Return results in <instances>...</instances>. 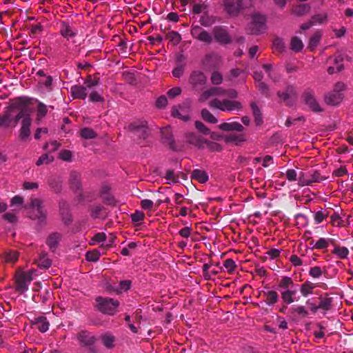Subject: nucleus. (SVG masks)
I'll return each instance as SVG.
<instances>
[{
	"instance_id": "1",
	"label": "nucleus",
	"mask_w": 353,
	"mask_h": 353,
	"mask_svg": "<svg viewBox=\"0 0 353 353\" xmlns=\"http://www.w3.org/2000/svg\"><path fill=\"white\" fill-rule=\"evenodd\" d=\"M30 100L26 97H16L10 101L5 110L14 121L15 127L19 120L23 119L30 114Z\"/></svg>"
},
{
	"instance_id": "2",
	"label": "nucleus",
	"mask_w": 353,
	"mask_h": 353,
	"mask_svg": "<svg viewBox=\"0 0 353 353\" xmlns=\"http://www.w3.org/2000/svg\"><path fill=\"white\" fill-rule=\"evenodd\" d=\"M35 276L37 274L34 269L17 272L15 276L16 290L21 294L26 292L29 284Z\"/></svg>"
},
{
	"instance_id": "3",
	"label": "nucleus",
	"mask_w": 353,
	"mask_h": 353,
	"mask_svg": "<svg viewBox=\"0 0 353 353\" xmlns=\"http://www.w3.org/2000/svg\"><path fill=\"white\" fill-rule=\"evenodd\" d=\"M210 106L223 112H239L242 109L241 103L233 99H214L210 102Z\"/></svg>"
},
{
	"instance_id": "4",
	"label": "nucleus",
	"mask_w": 353,
	"mask_h": 353,
	"mask_svg": "<svg viewBox=\"0 0 353 353\" xmlns=\"http://www.w3.org/2000/svg\"><path fill=\"white\" fill-rule=\"evenodd\" d=\"M345 90V85L342 82H337L332 91L325 94L324 97L325 103L330 105H337L343 99V92Z\"/></svg>"
},
{
	"instance_id": "5",
	"label": "nucleus",
	"mask_w": 353,
	"mask_h": 353,
	"mask_svg": "<svg viewBox=\"0 0 353 353\" xmlns=\"http://www.w3.org/2000/svg\"><path fill=\"white\" fill-rule=\"evenodd\" d=\"M97 307L103 313L114 315L117 312L119 302L110 298L98 297L97 299Z\"/></svg>"
},
{
	"instance_id": "6",
	"label": "nucleus",
	"mask_w": 353,
	"mask_h": 353,
	"mask_svg": "<svg viewBox=\"0 0 353 353\" xmlns=\"http://www.w3.org/2000/svg\"><path fill=\"white\" fill-rule=\"evenodd\" d=\"M326 179L327 177L321 176L318 171H314L312 172H301L299 175L298 183L300 186H305L312 183H319Z\"/></svg>"
},
{
	"instance_id": "7",
	"label": "nucleus",
	"mask_w": 353,
	"mask_h": 353,
	"mask_svg": "<svg viewBox=\"0 0 353 353\" xmlns=\"http://www.w3.org/2000/svg\"><path fill=\"white\" fill-rule=\"evenodd\" d=\"M265 21V16L258 13L254 14L250 24V32L254 34L263 33L266 29Z\"/></svg>"
},
{
	"instance_id": "8",
	"label": "nucleus",
	"mask_w": 353,
	"mask_h": 353,
	"mask_svg": "<svg viewBox=\"0 0 353 353\" xmlns=\"http://www.w3.org/2000/svg\"><path fill=\"white\" fill-rule=\"evenodd\" d=\"M303 99L305 104L313 112H320L323 110L319 103L316 100L314 92L312 90H306L303 94Z\"/></svg>"
},
{
	"instance_id": "9",
	"label": "nucleus",
	"mask_w": 353,
	"mask_h": 353,
	"mask_svg": "<svg viewBox=\"0 0 353 353\" xmlns=\"http://www.w3.org/2000/svg\"><path fill=\"white\" fill-rule=\"evenodd\" d=\"M25 208L30 210L31 219H40L43 216V202L38 198H32L30 205Z\"/></svg>"
},
{
	"instance_id": "10",
	"label": "nucleus",
	"mask_w": 353,
	"mask_h": 353,
	"mask_svg": "<svg viewBox=\"0 0 353 353\" xmlns=\"http://www.w3.org/2000/svg\"><path fill=\"white\" fill-rule=\"evenodd\" d=\"M221 94L227 95L231 99H235L237 97V92L235 90H230L227 92H225L222 89L219 88H212L204 92L201 94L199 100L201 101H205L211 96H216Z\"/></svg>"
},
{
	"instance_id": "11",
	"label": "nucleus",
	"mask_w": 353,
	"mask_h": 353,
	"mask_svg": "<svg viewBox=\"0 0 353 353\" xmlns=\"http://www.w3.org/2000/svg\"><path fill=\"white\" fill-rule=\"evenodd\" d=\"M59 33L65 39L69 40L76 37L77 30L68 21H61L59 26Z\"/></svg>"
},
{
	"instance_id": "12",
	"label": "nucleus",
	"mask_w": 353,
	"mask_h": 353,
	"mask_svg": "<svg viewBox=\"0 0 353 353\" xmlns=\"http://www.w3.org/2000/svg\"><path fill=\"white\" fill-rule=\"evenodd\" d=\"M243 0H223L225 10L230 15H236L243 6Z\"/></svg>"
},
{
	"instance_id": "13",
	"label": "nucleus",
	"mask_w": 353,
	"mask_h": 353,
	"mask_svg": "<svg viewBox=\"0 0 353 353\" xmlns=\"http://www.w3.org/2000/svg\"><path fill=\"white\" fill-rule=\"evenodd\" d=\"M129 128L132 131L137 132L139 136L143 138L145 137L148 132L147 122L144 120L134 121L130 125Z\"/></svg>"
},
{
	"instance_id": "14",
	"label": "nucleus",
	"mask_w": 353,
	"mask_h": 353,
	"mask_svg": "<svg viewBox=\"0 0 353 353\" xmlns=\"http://www.w3.org/2000/svg\"><path fill=\"white\" fill-rule=\"evenodd\" d=\"M21 120V128L20 129L19 137L22 140H26L30 134V127L32 122L30 114Z\"/></svg>"
},
{
	"instance_id": "15",
	"label": "nucleus",
	"mask_w": 353,
	"mask_h": 353,
	"mask_svg": "<svg viewBox=\"0 0 353 353\" xmlns=\"http://www.w3.org/2000/svg\"><path fill=\"white\" fill-rule=\"evenodd\" d=\"M279 97L283 101H286L288 105L296 97V92L293 86H288L285 92H279Z\"/></svg>"
},
{
	"instance_id": "16",
	"label": "nucleus",
	"mask_w": 353,
	"mask_h": 353,
	"mask_svg": "<svg viewBox=\"0 0 353 353\" xmlns=\"http://www.w3.org/2000/svg\"><path fill=\"white\" fill-rule=\"evenodd\" d=\"M192 34L198 40L205 42L210 43L212 41V36L208 32L202 30L199 27H195L192 30Z\"/></svg>"
},
{
	"instance_id": "17",
	"label": "nucleus",
	"mask_w": 353,
	"mask_h": 353,
	"mask_svg": "<svg viewBox=\"0 0 353 353\" xmlns=\"http://www.w3.org/2000/svg\"><path fill=\"white\" fill-rule=\"evenodd\" d=\"M214 37L215 39L221 43H227L230 42V37L226 31L221 28L214 29Z\"/></svg>"
},
{
	"instance_id": "18",
	"label": "nucleus",
	"mask_w": 353,
	"mask_h": 353,
	"mask_svg": "<svg viewBox=\"0 0 353 353\" xmlns=\"http://www.w3.org/2000/svg\"><path fill=\"white\" fill-rule=\"evenodd\" d=\"M186 139L188 143L198 148H204L205 139L201 136L194 133H188L186 134Z\"/></svg>"
},
{
	"instance_id": "19",
	"label": "nucleus",
	"mask_w": 353,
	"mask_h": 353,
	"mask_svg": "<svg viewBox=\"0 0 353 353\" xmlns=\"http://www.w3.org/2000/svg\"><path fill=\"white\" fill-rule=\"evenodd\" d=\"M78 339L84 345H90L95 342L94 336L86 331L81 332L78 335Z\"/></svg>"
},
{
	"instance_id": "20",
	"label": "nucleus",
	"mask_w": 353,
	"mask_h": 353,
	"mask_svg": "<svg viewBox=\"0 0 353 353\" xmlns=\"http://www.w3.org/2000/svg\"><path fill=\"white\" fill-rule=\"evenodd\" d=\"M219 129L223 131H238L241 132L243 127L238 122L223 123L219 125Z\"/></svg>"
},
{
	"instance_id": "21",
	"label": "nucleus",
	"mask_w": 353,
	"mask_h": 353,
	"mask_svg": "<svg viewBox=\"0 0 353 353\" xmlns=\"http://www.w3.org/2000/svg\"><path fill=\"white\" fill-rule=\"evenodd\" d=\"M86 86L74 85L71 88V93L74 98L85 99L87 97Z\"/></svg>"
},
{
	"instance_id": "22",
	"label": "nucleus",
	"mask_w": 353,
	"mask_h": 353,
	"mask_svg": "<svg viewBox=\"0 0 353 353\" xmlns=\"http://www.w3.org/2000/svg\"><path fill=\"white\" fill-rule=\"evenodd\" d=\"M334 240L330 238H320L312 246L316 250H324L332 244L333 245Z\"/></svg>"
},
{
	"instance_id": "23",
	"label": "nucleus",
	"mask_w": 353,
	"mask_h": 353,
	"mask_svg": "<svg viewBox=\"0 0 353 353\" xmlns=\"http://www.w3.org/2000/svg\"><path fill=\"white\" fill-rule=\"evenodd\" d=\"M14 127V121L6 110L0 114V128Z\"/></svg>"
},
{
	"instance_id": "24",
	"label": "nucleus",
	"mask_w": 353,
	"mask_h": 353,
	"mask_svg": "<svg viewBox=\"0 0 353 353\" xmlns=\"http://www.w3.org/2000/svg\"><path fill=\"white\" fill-rule=\"evenodd\" d=\"M334 249L332 253L338 258L343 259H346L349 254V250L346 247L339 246L334 243Z\"/></svg>"
},
{
	"instance_id": "25",
	"label": "nucleus",
	"mask_w": 353,
	"mask_h": 353,
	"mask_svg": "<svg viewBox=\"0 0 353 353\" xmlns=\"http://www.w3.org/2000/svg\"><path fill=\"white\" fill-rule=\"evenodd\" d=\"M172 114L174 117H178L184 121H187L190 118L186 110L181 106L174 107L172 111Z\"/></svg>"
},
{
	"instance_id": "26",
	"label": "nucleus",
	"mask_w": 353,
	"mask_h": 353,
	"mask_svg": "<svg viewBox=\"0 0 353 353\" xmlns=\"http://www.w3.org/2000/svg\"><path fill=\"white\" fill-rule=\"evenodd\" d=\"M315 287V284L312 283L310 281H305V283H303L300 288V291L302 296L304 297H307L310 294H312Z\"/></svg>"
},
{
	"instance_id": "27",
	"label": "nucleus",
	"mask_w": 353,
	"mask_h": 353,
	"mask_svg": "<svg viewBox=\"0 0 353 353\" xmlns=\"http://www.w3.org/2000/svg\"><path fill=\"white\" fill-rule=\"evenodd\" d=\"M322 34L321 32L317 31L314 32L312 36L310 38L308 48L310 50H314L319 44L321 39Z\"/></svg>"
},
{
	"instance_id": "28",
	"label": "nucleus",
	"mask_w": 353,
	"mask_h": 353,
	"mask_svg": "<svg viewBox=\"0 0 353 353\" xmlns=\"http://www.w3.org/2000/svg\"><path fill=\"white\" fill-rule=\"evenodd\" d=\"M265 296V302L268 305H272L278 301L279 295L274 290H268L264 292Z\"/></svg>"
},
{
	"instance_id": "29",
	"label": "nucleus",
	"mask_w": 353,
	"mask_h": 353,
	"mask_svg": "<svg viewBox=\"0 0 353 353\" xmlns=\"http://www.w3.org/2000/svg\"><path fill=\"white\" fill-rule=\"evenodd\" d=\"M332 303V299L330 297L326 296H320L319 298V310H322L323 311H327L330 310Z\"/></svg>"
},
{
	"instance_id": "30",
	"label": "nucleus",
	"mask_w": 353,
	"mask_h": 353,
	"mask_svg": "<svg viewBox=\"0 0 353 353\" xmlns=\"http://www.w3.org/2000/svg\"><path fill=\"white\" fill-rule=\"evenodd\" d=\"M205 75L201 72H193L190 77L191 83L194 85L203 84L205 82Z\"/></svg>"
},
{
	"instance_id": "31",
	"label": "nucleus",
	"mask_w": 353,
	"mask_h": 353,
	"mask_svg": "<svg viewBox=\"0 0 353 353\" xmlns=\"http://www.w3.org/2000/svg\"><path fill=\"white\" fill-rule=\"evenodd\" d=\"M296 294V290H286L281 293V298L287 304H290L294 301V296Z\"/></svg>"
},
{
	"instance_id": "32",
	"label": "nucleus",
	"mask_w": 353,
	"mask_h": 353,
	"mask_svg": "<svg viewBox=\"0 0 353 353\" xmlns=\"http://www.w3.org/2000/svg\"><path fill=\"white\" fill-rule=\"evenodd\" d=\"M253 77H254L255 81L258 83V88L260 90V91L262 93L265 94L267 92L268 88H267L266 85L263 82L261 81V79L263 78L261 73L259 72H255L254 73Z\"/></svg>"
},
{
	"instance_id": "33",
	"label": "nucleus",
	"mask_w": 353,
	"mask_h": 353,
	"mask_svg": "<svg viewBox=\"0 0 353 353\" xmlns=\"http://www.w3.org/2000/svg\"><path fill=\"white\" fill-rule=\"evenodd\" d=\"M192 178L197 180L200 183H205L208 179V176L205 171L201 170H195L192 172Z\"/></svg>"
},
{
	"instance_id": "34",
	"label": "nucleus",
	"mask_w": 353,
	"mask_h": 353,
	"mask_svg": "<svg viewBox=\"0 0 353 353\" xmlns=\"http://www.w3.org/2000/svg\"><path fill=\"white\" fill-rule=\"evenodd\" d=\"M60 240V235L58 233H54L50 234L47 239V244L50 249H54L57 248L58 243Z\"/></svg>"
},
{
	"instance_id": "35",
	"label": "nucleus",
	"mask_w": 353,
	"mask_h": 353,
	"mask_svg": "<svg viewBox=\"0 0 353 353\" xmlns=\"http://www.w3.org/2000/svg\"><path fill=\"white\" fill-rule=\"evenodd\" d=\"M290 48L294 52H300L303 48L302 41L297 37H294L291 39Z\"/></svg>"
},
{
	"instance_id": "36",
	"label": "nucleus",
	"mask_w": 353,
	"mask_h": 353,
	"mask_svg": "<svg viewBox=\"0 0 353 353\" xmlns=\"http://www.w3.org/2000/svg\"><path fill=\"white\" fill-rule=\"evenodd\" d=\"M35 325L41 332H46L49 328V323L45 317L39 318L35 322Z\"/></svg>"
},
{
	"instance_id": "37",
	"label": "nucleus",
	"mask_w": 353,
	"mask_h": 353,
	"mask_svg": "<svg viewBox=\"0 0 353 353\" xmlns=\"http://www.w3.org/2000/svg\"><path fill=\"white\" fill-rule=\"evenodd\" d=\"M310 10V7L307 4H300L292 10V12L296 16H302L307 13Z\"/></svg>"
},
{
	"instance_id": "38",
	"label": "nucleus",
	"mask_w": 353,
	"mask_h": 353,
	"mask_svg": "<svg viewBox=\"0 0 353 353\" xmlns=\"http://www.w3.org/2000/svg\"><path fill=\"white\" fill-rule=\"evenodd\" d=\"M47 106L43 103H39L37 111V120L41 121L47 114Z\"/></svg>"
},
{
	"instance_id": "39",
	"label": "nucleus",
	"mask_w": 353,
	"mask_h": 353,
	"mask_svg": "<svg viewBox=\"0 0 353 353\" xmlns=\"http://www.w3.org/2000/svg\"><path fill=\"white\" fill-rule=\"evenodd\" d=\"M102 342L103 345L108 347L111 348L114 345V337L110 334H105L101 336Z\"/></svg>"
},
{
	"instance_id": "40",
	"label": "nucleus",
	"mask_w": 353,
	"mask_h": 353,
	"mask_svg": "<svg viewBox=\"0 0 353 353\" xmlns=\"http://www.w3.org/2000/svg\"><path fill=\"white\" fill-rule=\"evenodd\" d=\"M294 286V283L292 279L288 276L283 277L279 283V287L283 289L288 290L290 288H292Z\"/></svg>"
},
{
	"instance_id": "41",
	"label": "nucleus",
	"mask_w": 353,
	"mask_h": 353,
	"mask_svg": "<svg viewBox=\"0 0 353 353\" xmlns=\"http://www.w3.org/2000/svg\"><path fill=\"white\" fill-rule=\"evenodd\" d=\"M201 117L202 118L207 122L210 123H216L217 122V119L214 117L209 110L206 109H203L201 111Z\"/></svg>"
},
{
	"instance_id": "42",
	"label": "nucleus",
	"mask_w": 353,
	"mask_h": 353,
	"mask_svg": "<svg viewBox=\"0 0 353 353\" xmlns=\"http://www.w3.org/2000/svg\"><path fill=\"white\" fill-rule=\"evenodd\" d=\"M251 108L253 112V114L254 116L255 122L256 125H260L262 123V119L259 109L254 103L251 104Z\"/></svg>"
},
{
	"instance_id": "43",
	"label": "nucleus",
	"mask_w": 353,
	"mask_h": 353,
	"mask_svg": "<svg viewBox=\"0 0 353 353\" xmlns=\"http://www.w3.org/2000/svg\"><path fill=\"white\" fill-rule=\"evenodd\" d=\"M168 39L174 45H177L181 40V35L177 32H170L167 35Z\"/></svg>"
},
{
	"instance_id": "44",
	"label": "nucleus",
	"mask_w": 353,
	"mask_h": 353,
	"mask_svg": "<svg viewBox=\"0 0 353 353\" xmlns=\"http://www.w3.org/2000/svg\"><path fill=\"white\" fill-rule=\"evenodd\" d=\"M19 255L17 252L11 251L4 254V260L8 263H14L17 261Z\"/></svg>"
},
{
	"instance_id": "45",
	"label": "nucleus",
	"mask_w": 353,
	"mask_h": 353,
	"mask_svg": "<svg viewBox=\"0 0 353 353\" xmlns=\"http://www.w3.org/2000/svg\"><path fill=\"white\" fill-rule=\"evenodd\" d=\"M323 274L321 268L319 266L311 268L309 271V275L314 279H319Z\"/></svg>"
},
{
	"instance_id": "46",
	"label": "nucleus",
	"mask_w": 353,
	"mask_h": 353,
	"mask_svg": "<svg viewBox=\"0 0 353 353\" xmlns=\"http://www.w3.org/2000/svg\"><path fill=\"white\" fill-rule=\"evenodd\" d=\"M81 136L84 139H93L96 137V134L93 130L85 128L81 130Z\"/></svg>"
},
{
	"instance_id": "47",
	"label": "nucleus",
	"mask_w": 353,
	"mask_h": 353,
	"mask_svg": "<svg viewBox=\"0 0 353 353\" xmlns=\"http://www.w3.org/2000/svg\"><path fill=\"white\" fill-rule=\"evenodd\" d=\"M204 148H208L210 151H220L221 150V147L219 144L207 140L205 141Z\"/></svg>"
},
{
	"instance_id": "48",
	"label": "nucleus",
	"mask_w": 353,
	"mask_h": 353,
	"mask_svg": "<svg viewBox=\"0 0 353 353\" xmlns=\"http://www.w3.org/2000/svg\"><path fill=\"white\" fill-rule=\"evenodd\" d=\"M101 253L97 250H92L87 252L86 259L90 261H97L99 260Z\"/></svg>"
},
{
	"instance_id": "49",
	"label": "nucleus",
	"mask_w": 353,
	"mask_h": 353,
	"mask_svg": "<svg viewBox=\"0 0 353 353\" xmlns=\"http://www.w3.org/2000/svg\"><path fill=\"white\" fill-rule=\"evenodd\" d=\"M330 223L333 226L341 227L343 224V220L338 214L334 213L331 216Z\"/></svg>"
},
{
	"instance_id": "50",
	"label": "nucleus",
	"mask_w": 353,
	"mask_h": 353,
	"mask_svg": "<svg viewBox=\"0 0 353 353\" xmlns=\"http://www.w3.org/2000/svg\"><path fill=\"white\" fill-rule=\"evenodd\" d=\"M105 234L104 233H98L94 236L91 240L90 244L94 245L96 243H103L105 241Z\"/></svg>"
},
{
	"instance_id": "51",
	"label": "nucleus",
	"mask_w": 353,
	"mask_h": 353,
	"mask_svg": "<svg viewBox=\"0 0 353 353\" xmlns=\"http://www.w3.org/2000/svg\"><path fill=\"white\" fill-rule=\"evenodd\" d=\"M223 266L228 272H232L235 270L236 265L232 259H228L224 261Z\"/></svg>"
},
{
	"instance_id": "52",
	"label": "nucleus",
	"mask_w": 353,
	"mask_h": 353,
	"mask_svg": "<svg viewBox=\"0 0 353 353\" xmlns=\"http://www.w3.org/2000/svg\"><path fill=\"white\" fill-rule=\"evenodd\" d=\"M70 185L73 188L78 189L80 187V177L77 174H72L70 176Z\"/></svg>"
},
{
	"instance_id": "53",
	"label": "nucleus",
	"mask_w": 353,
	"mask_h": 353,
	"mask_svg": "<svg viewBox=\"0 0 353 353\" xmlns=\"http://www.w3.org/2000/svg\"><path fill=\"white\" fill-rule=\"evenodd\" d=\"M53 161V157L49 154H46L43 156H41L37 161V165H41L44 163H48L50 162H52Z\"/></svg>"
},
{
	"instance_id": "54",
	"label": "nucleus",
	"mask_w": 353,
	"mask_h": 353,
	"mask_svg": "<svg viewBox=\"0 0 353 353\" xmlns=\"http://www.w3.org/2000/svg\"><path fill=\"white\" fill-rule=\"evenodd\" d=\"M327 20V15L326 14H319L316 15H314L312 18V21L314 23V25L316 23H323Z\"/></svg>"
},
{
	"instance_id": "55",
	"label": "nucleus",
	"mask_w": 353,
	"mask_h": 353,
	"mask_svg": "<svg viewBox=\"0 0 353 353\" xmlns=\"http://www.w3.org/2000/svg\"><path fill=\"white\" fill-rule=\"evenodd\" d=\"M327 216V214L325 213L323 211H318L315 212L314 218L316 223H321Z\"/></svg>"
},
{
	"instance_id": "56",
	"label": "nucleus",
	"mask_w": 353,
	"mask_h": 353,
	"mask_svg": "<svg viewBox=\"0 0 353 353\" xmlns=\"http://www.w3.org/2000/svg\"><path fill=\"white\" fill-rule=\"evenodd\" d=\"M39 266L48 268L51 265V261L46 256L40 257L38 261Z\"/></svg>"
},
{
	"instance_id": "57",
	"label": "nucleus",
	"mask_w": 353,
	"mask_h": 353,
	"mask_svg": "<svg viewBox=\"0 0 353 353\" xmlns=\"http://www.w3.org/2000/svg\"><path fill=\"white\" fill-rule=\"evenodd\" d=\"M89 98L92 102H103L104 101L101 95L96 91L92 92L90 94Z\"/></svg>"
},
{
	"instance_id": "58",
	"label": "nucleus",
	"mask_w": 353,
	"mask_h": 353,
	"mask_svg": "<svg viewBox=\"0 0 353 353\" xmlns=\"http://www.w3.org/2000/svg\"><path fill=\"white\" fill-rule=\"evenodd\" d=\"M286 178L290 181H295L299 179L296 170L293 169H289L286 171Z\"/></svg>"
},
{
	"instance_id": "59",
	"label": "nucleus",
	"mask_w": 353,
	"mask_h": 353,
	"mask_svg": "<svg viewBox=\"0 0 353 353\" xmlns=\"http://www.w3.org/2000/svg\"><path fill=\"white\" fill-rule=\"evenodd\" d=\"M222 75L218 72H214L211 77V81L213 84L219 85L222 82Z\"/></svg>"
},
{
	"instance_id": "60",
	"label": "nucleus",
	"mask_w": 353,
	"mask_h": 353,
	"mask_svg": "<svg viewBox=\"0 0 353 353\" xmlns=\"http://www.w3.org/2000/svg\"><path fill=\"white\" fill-rule=\"evenodd\" d=\"M195 127L199 132L205 134H208L210 133L209 128L200 121H196Z\"/></svg>"
},
{
	"instance_id": "61",
	"label": "nucleus",
	"mask_w": 353,
	"mask_h": 353,
	"mask_svg": "<svg viewBox=\"0 0 353 353\" xmlns=\"http://www.w3.org/2000/svg\"><path fill=\"white\" fill-rule=\"evenodd\" d=\"M207 6L203 3L195 4L193 6V12L195 14H200L206 11Z\"/></svg>"
},
{
	"instance_id": "62",
	"label": "nucleus",
	"mask_w": 353,
	"mask_h": 353,
	"mask_svg": "<svg viewBox=\"0 0 353 353\" xmlns=\"http://www.w3.org/2000/svg\"><path fill=\"white\" fill-rule=\"evenodd\" d=\"M165 179L168 183H175L177 181V177L172 170H168L165 173Z\"/></svg>"
},
{
	"instance_id": "63",
	"label": "nucleus",
	"mask_w": 353,
	"mask_h": 353,
	"mask_svg": "<svg viewBox=\"0 0 353 353\" xmlns=\"http://www.w3.org/2000/svg\"><path fill=\"white\" fill-rule=\"evenodd\" d=\"M154 203L150 199H143L141 201V208L143 210H150L153 207Z\"/></svg>"
},
{
	"instance_id": "64",
	"label": "nucleus",
	"mask_w": 353,
	"mask_h": 353,
	"mask_svg": "<svg viewBox=\"0 0 353 353\" xmlns=\"http://www.w3.org/2000/svg\"><path fill=\"white\" fill-rule=\"evenodd\" d=\"M192 232V228L187 226L179 230V234L183 238H188Z\"/></svg>"
}]
</instances>
